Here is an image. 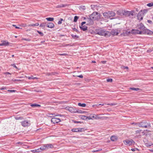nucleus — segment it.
<instances>
[{"label":"nucleus","mask_w":153,"mask_h":153,"mask_svg":"<svg viewBox=\"0 0 153 153\" xmlns=\"http://www.w3.org/2000/svg\"><path fill=\"white\" fill-rule=\"evenodd\" d=\"M104 105V104H99L98 105Z\"/></svg>","instance_id":"obj_64"},{"label":"nucleus","mask_w":153,"mask_h":153,"mask_svg":"<svg viewBox=\"0 0 153 153\" xmlns=\"http://www.w3.org/2000/svg\"><path fill=\"white\" fill-rule=\"evenodd\" d=\"M74 76H77V77H79L81 78H82L83 77V76L82 75H80L78 76H76V75H73Z\"/></svg>","instance_id":"obj_42"},{"label":"nucleus","mask_w":153,"mask_h":153,"mask_svg":"<svg viewBox=\"0 0 153 153\" xmlns=\"http://www.w3.org/2000/svg\"><path fill=\"white\" fill-rule=\"evenodd\" d=\"M28 79H38V78L36 77H33V76H29L28 77Z\"/></svg>","instance_id":"obj_33"},{"label":"nucleus","mask_w":153,"mask_h":153,"mask_svg":"<svg viewBox=\"0 0 153 153\" xmlns=\"http://www.w3.org/2000/svg\"><path fill=\"white\" fill-rule=\"evenodd\" d=\"M97 34L101 36H105L107 34L108 32L104 30L101 28L97 29L95 30Z\"/></svg>","instance_id":"obj_4"},{"label":"nucleus","mask_w":153,"mask_h":153,"mask_svg":"<svg viewBox=\"0 0 153 153\" xmlns=\"http://www.w3.org/2000/svg\"><path fill=\"white\" fill-rule=\"evenodd\" d=\"M46 23H43L40 25L39 27L43 28H44L46 26Z\"/></svg>","instance_id":"obj_31"},{"label":"nucleus","mask_w":153,"mask_h":153,"mask_svg":"<svg viewBox=\"0 0 153 153\" xmlns=\"http://www.w3.org/2000/svg\"><path fill=\"white\" fill-rule=\"evenodd\" d=\"M78 105L79 106H81L82 107H85L86 105L85 103H82L81 104L80 102L78 103Z\"/></svg>","instance_id":"obj_28"},{"label":"nucleus","mask_w":153,"mask_h":153,"mask_svg":"<svg viewBox=\"0 0 153 153\" xmlns=\"http://www.w3.org/2000/svg\"><path fill=\"white\" fill-rule=\"evenodd\" d=\"M148 22L149 23H151L152 22V21H151V20H148Z\"/></svg>","instance_id":"obj_59"},{"label":"nucleus","mask_w":153,"mask_h":153,"mask_svg":"<svg viewBox=\"0 0 153 153\" xmlns=\"http://www.w3.org/2000/svg\"><path fill=\"white\" fill-rule=\"evenodd\" d=\"M30 106L32 107H40L41 105L37 104H33L30 105Z\"/></svg>","instance_id":"obj_26"},{"label":"nucleus","mask_w":153,"mask_h":153,"mask_svg":"<svg viewBox=\"0 0 153 153\" xmlns=\"http://www.w3.org/2000/svg\"><path fill=\"white\" fill-rule=\"evenodd\" d=\"M141 131V130H139L136 131V133H138Z\"/></svg>","instance_id":"obj_49"},{"label":"nucleus","mask_w":153,"mask_h":153,"mask_svg":"<svg viewBox=\"0 0 153 153\" xmlns=\"http://www.w3.org/2000/svg\"><path fill=\"white\" fill-rule=\"evenodd\" d=\"M58 54L59 55H61V56H66V55H67V54L66 53H61V54Z\"/></svg>","instance_id":"obj_44"},{"label":"nucleus","mask_w":153,"mask_h":153,"mask_svg":"<svg viewBox=\"0 0 153 153\" xmlns=\"http://www.w3.org/2000/svg\"><path fill=\"white\" fill-rule=\"evenodd\" d=\"M28 27H32V26H34V24H29L28 25Z\"/></svg>","instance_id":"obj_46"},{"label":"nucleus","mask_w":153,"mask_h":153,"mask_svg":"<svg viewBox=\"0 0 153 153\" xmlns=\"http://www.w3.org/2000/svg\"><path fill=\"white\" fill-rule=\"evenodd\" d=\"M86 23V22H82V23H81V26H82V25H83L85 24Z\"/></svg>","instance_id":"obj_52"},{"label":"nucleus","mask_w":153,"mask_h":153,"mask_svg":"<svg viewBox=\"0 0 153 153\" xmlns=\"http://www.w3.org/2000/svg\"><path fill=\"white\" fill-rule=\"evenodd\" d=\"M124 10H120L117 11V13L118 15L123 17Z\"/></svg>","instance_id":"obj_17"},{"label":"nucleus","mask_w":153,"mask_h":153,"mask_svg":"<svg viewBox=\"0 0 153 153\" xmlns=\"http://www.w3.org/2000/svg\"><path fill=\"white\" fill-rule=\"evenodd\" d=\"M34 26H38L39 25V24L38 23H36L34 24Z\"/></svg>","instance_id":"obj_56"},{"label":"nucleus","mask_w":153,"mask_h":153,"mask_svg":"<svg viewBox=\"0 0 153 153\" xmlns=\"http://www.w3.org/2000/svg\"><path fill=\"white\" fill-rule=\"evenodd\" d=\"M123 17H127L131 15L133 16V12L132 11H130L124 10Z\"/></svg>","instance_id":"obj_7"},{"label":"nucleus","mask_w":153,"mask_h":153,"mask_svg":"<svg viewBox=\"0 0 153 153\" xmlns=\"http://www.w3.org/2000/svg\"><path fill=\"white\" fill-rule=\"evenodd\" d=\"M6 88H0L1 90H3V89H5Z\"/></svg>","instance_id":"obj_61"},{"label":"nucleus","mask_w":153,"mask_h":153,"mask_svg":"<svg viewBox=\"0 0 153 153\" xmlns=\"http://www.w3.org/2000/svg\"><path fill=\"white\" fill-rule=\"evenodd\" d=\"M135 125H137L140 127L146 128L148 127H150L149 123H147L145 121H143L138 123H134Z\"/></svg>","instance_id":"obj_3"},{"label":"nucleus","mask_w":153,"mask_h":153,"mask_svg":"<svg viewBox=\"0 0 153 153\" xmlns=\"http://www.w3.org/2000/svg\"><path fill=\"white\" fill-rule=\"evenodd\" d=\"M22 117H16V120H19V119H22Z\"/></svg>","instance_id":"obj_48"},{"label":"nucleus","mask_w":153,"mask_h":153,"mask_svg":"<svg viewBox=\"0 0 153 153\" xmlns=\"http://www.w3.org/2000/svg\"><path fill=\"white\" fill-rule=\"evenodd\" d=\"M22 40H26V41H31V39H26L25 38H23L22 39Z\"/></svg>","instance_id":"obj_40"},{"label":"nucleus","mask_w":153,"mask_h":153,"mask_svg":"<svg viewBox=\"0 0 153 153\" xmlns=\"http://www.w3.org/2000/svg\"><path fill=\"white\" fill-rule=\"evenodd\" d=\"M117 137L116 136H112L111 137V140L113 141H115L117 140Z\"/></svg>","instance_id":"obj_22"},{"label":"nucleus","mask_w":153,"mask_h":153,"mask_svg":"<svg viewBox=\"0 0 153 153\" xmlns=\"http://www.w3.org/2000/svg\"><path fill=\"white\" fill-rule=\"evenodd\" d=\"M95 117L96 114H91L89 116H88V119L89 120L95 119Z\"/></svg>","instance_id":"obj_15"},{"label":"nucleus","mask_w":153,"mask_h":153,"mask_svg":"<svg viewBox=\"0 0 153 153\" xmlns=\"http://www.w3.org/2000/svg\"><path fill=\"white\" fill-rule=\"evenodd\" d=\"M66 109L72 113H76L78 112V111L76 110L74 108L71 107H67Z\"/></svg>","instance_id":"obj_9"},{"label":"nucleus","mask_w":153,"mask_h":153,"mask_svg":"<svg viewBox=\"0 0 153 153\" xmlns=\"http://www.w3.org/2000/svg\"><path fill=\"white\" fill-rule=\"evenodd\" d=\"M42 151L41 149V147H40V148L37 149H35L34 150H31V152H33L34 153L40 152Z\"/></svg>","instance_id":"obj_18"},{"label":"nucleus","mask_w":153,"mask_h":153,"mask_svg":"<svg viewBox=\"0 0 153 153\" xmlns=\"http://www.w3.org/2000/svg\"><path fill=\"white\" fill-rule=\"evenodd\" d=\"M12 66H13V67H14V68H16V69H18V68L16 66V65L15 64H12L11 65Z\"/></svg>","instance_id":"obj_47"},{"label":"nucleus","mask_w":153,"mask_h":153,"mask_svg":"<svg viewBox=\"0 0 153 153\" xmlns=\"http://www.w3.org/2000/svg\"><path fill=\"white\" fill-rule=\"evenodd\" d=\"M47 27L50 28H52L54 27V24L51 22L48 23L47 25Z\"/></svg>","instance_id":"obj_19"},{"label":"nucleus","mask_w":153,"mask_h":153,"mask_svg":"<svg viewBox=\"0 0 153 153\" xmlns=\"http://www.w3.org/2000/svg\"><path fill=\"white\" fill-rule=\"evenodd\" d=\"M74 122L75 123H80V122L79 121H74Z\"/></svg>","instance_id":"obj_58"},{"label":"nucleus","mask_w":153,"mask_h":153,"mask_svg":"<svg viewBox=\"0 0 153 153\" xmlns=\"http://www.w3.org/2000/svg\"><path fill=\"white\" fill-rule=\"evenodd\" d=\"M123 142L125 144L129 146L134 145L135 143V142L131 139L126 140L123 141Z\"/></svg>","instance_id":"obj_6"},{"label":"nucleus","mask_w":153,"mask_h":153,"mask_svg":"<svg viewBox=\"0 0 153 153\" xmlns=\"http://www.w3.org/2000/svg\"><path fill=\"white\" fill-rule=\"evenodd\" d=\"M111 34L113 35H117L118 34V33L117 30H114L111 31Z\"/></svg>","instance_id":"obj_21"},{"label":"nucleus","mask_w":153,"mask_h":153,"mask_svg":"<svg viewBox=\"0 0 153 153\" xmlns=\"http://www.w3.org/2000/svg\"><path fill=\"white\" fill-rule=\"evenodd\" d=\"M53 73H51V74H50V73H49V74H48V75H53Z\"/></svg>","instance_id":"obj_63"},{"label":"nucleus","mask_w":153,"mask_h":153,"mask_svg":"<svg viewBox=\"0 0 153 153\" xmlns=\"http://www.w3.org/2000/svg\"><path fill=\"white\" fill-rule=\"evenodd\" d=\"M20 26L25 27L27 26V25L25 24H22L20 25Z\"/></svg>","instance_id":"obj_43"},{"label":"nucleus","mask_w":153,"mask_h":153,"mask_svg":"<svg viewBox=\"0 0 153 153\" xmlns=\"http://www.w3.org/2000/svg\"><path fill=\"white\" fill-rule=\"evenodd\" d=\"M82 129L81 128H73L71 130V131L74 132H81L82 131Z\"/></svg>","instance_id":"obj_20"},{"label":"nucleus","mask_w":153,"mask_h":153,"mask_svg":"<svg viewBox=\"0 0 153 153\" xmlns=\"http://www.w3.org/2000/svg\"><path fill=\"white\" fill-rule=\"evenodd\" d=\"M144 32H143V33H145L146 34H149V35H152L153 34V32L149 30L148 29H146L144 30L143 31Z\"/></svg>","instance_id":"obj_12"},{"label":"nucleus","mask_w":153,"mask_h":153,"mask_svg":"<svg viewBox=\"0 0 153 153\" xmlns=\"http://www.w3.org/2000/svg\"><path fill=\"white\" fill-rule=\"evenodd\" d=\"M85 112V111H78V112L77 113H84Z\"/></svg>","instance_id":"obj_53"},{"label":"nucleus","mask_w":153,"mask_h":153,"mask_svg":"<svg viewBox=\"0 0 153 153\" xmlns=\"http://www.w3.org/2000/svg\"><path fill=\"white\" fill-rule=\"evenodd\" d=\"M66 6V5L61 4H60L59 5H57L56 7V8H61V7H65Z\"/></svg>","instance_id":"obj_27"},{"label":"nucleus","mask_w":153,"mask_h":153,"mask_svg":"<svg viewBox=\"0 0 153 153\" xmlns=\"http://www.w3.org/2000/svg\"><path fill=\"white\" fill-rule=\"evenodd\" d=\"M139 29L143 31L146 29L142 23H140L139 25Z\"/></svg>","instance_id":"obj_16"},{"label":"nucleus","mask_w":153,"mask_h":153,"mask_svg":"<svg viewBox=\"0 0 153 153\" xmlns=\"http://www.w3.org/2000/svg\"><path fill=\"white\" fill-rule=\"evenodd\" d=\"M2 43L0 44V46H7L9 45V42L6 41H1Z\"/></svg>","instance_id":"obj_13"},{"label":"nucleus","mask_w":153,"mask_h":153,"mask_svg":"<svg viewBox=\"0 0 153 153\" xmlns=\"http://www.w3.org/2000/svg\"><path fill=\"white\" fill-rule=\"evenodd\" d=\"M3 74H5V75H7V74H11L9 72H5V73H4Z\"/></svg>","instance_id":"obj_50"},{"label":"nucleus","mask_w":153,"mask_h":153,"mask_svg":"<svg viewBox=\"0 0 153 153\" xmlns=\"http://www.w3.org/2000/svg\"><path fill=\"white\" fill-rule=\"evenodd\" d=\"M63 20L61 18L60 20L58 22V25H60L62 23V21Z\"/></svg>","instance_id":"obj_36"},{"label":"nucleus","mask_w":153,"mask_h":153,"mask_svg":"<svg viewBox=\"0 0 153 153\" xmlns=\"http://www.w3.org/2000/svg\"><path fill=\"white\" fill-rule=\"evenodd\" d=\"M100 114H96V117L95 119L98 120V119H103L104 117H102L100 116Z\"/></svg>","instance_id":"obj_24"},{"label":"nucleus","mask_w":153,"mask_h":153,"mask_svg":"<svg viewBox=\"0 0 153 153\" xmlns=\"http://www.w3.org/2000/svg\"><path fill=\"white\" fill-rule=\"evenodd\" d=\"M147 5L149 7H151L153 6V3H148Z\"/></svg>","instance_id":"obj_35"},{"label":"nucleus","mask_w":153,"mask_h":153,"mask_svg":"<svg viewBox=\"0 0 153 153\" xmlns=\"http://www.w3.org/2000/svg\"><path fill=\"white\" fill-rule=\"evenodd\" d=\"M46 19L48 21H53L54 20V18H53L49 17L46 18Z\"/></svg>","instance_id":"obj_32"},{"label":"nucleus","mask_w":153,"mask_h":153,"mask_svg":"<svg viewBox=\"0 0 153 153\" xmlns=\"http://www.w3.org/2000/svg\"><path fill=\"white\" fill-rule=\"evenodd\" d=\"M136 150V148H134V149H131V150H132L133 151H135Z\"/></svg>","instance_id":"obj_57"},{"label":"nucleus","mask_w":153,"mask_h":153,"mask_svg":"<svg viewBox=\"0 0 153 153\" xmlns=\"http://www.w3.org/2000/svg\"><path fill=\"white\" fill-rule=\"evenodd\" d=\"M117 104L116 103H108L107 105H117Z\"/></svg>","instance_id":"obj_37"},{"label":"nucleus","mask_w":153,"mask_h":153,"mask_svg":"<svg viewBox=\"0 0 153 153\" xmlns=\"http://www.w3.org/2000/svg\"><path fill=\"white\" fill-rule=\"evenodd\" d=\"M71 36H72V37L74 38H75V37H78V36L76 35H71Z\"/></svg>","instance_id":"obj_51"},{"label":"nucleus","mask_w":153,"mask_h":153,"mask_svg":"<svg viewBox=\"0 0 153 153\" xmlns=\"http://www.w3.org/2000/svg\"><path fill=\"white\" fill-rule=\"evenodd\" d=\"M106 81L107 82H111L112 81V79H107Z\"/></svg>","instance_id":"obj_41"},{"label":"nucleus","mask_w":153,"mask_h":153,"mask_svg":"<svg viewBox=\"0 0 153 153\" xmlns=\"http://www.w3.org/2000/svg\"><path fill=\"white\" fill-rule=\"evenodd\" d=\"M7 91L8 92H15L16 91V90H7Z\"/></svg>","instance_id":"obj_39"},{"label":"nucleus","mask_w":153,"mask_h":153,"mask_svg":"<svg viewBox=\"0 0 153 153\" xmlns=\"http://www.w3.org/2000/svg\"><path fill=\"white\" fill-rule=\"evenodd\" d=\"M131 33L134 34H142L143 32L142 31H140L138 30H133L131 31Z\"/></svg>","instance_id":"obj_11"},{"label":"nucleus","mask_w":153,"mask_h":153,"mask_svg":"<svg viewBox=\"0 0 153 153\" xmlns=\"http://www.w3.org/2000/svg\"><path fill=\"white\" fill-rule=\"evenodd\" d=\"M21 124L23 126L25 127L29 125L30 123L27 121L25 120L22 122Z\"/></svg>","instance_id":"obj_14"},{"label":"nucleus","mask_w":153,"mask_h":153,"mask_svg":"<svg viewBox=\"0 0 153 153\" xmlns=\"http://www.w3.org/2000/svg\"><path fill=\"white\" fill-rule=\"evenodd\" d=\"M130 89L132 90H134L136 91H141V90L140 89L138 88H130Z\"/></svg>","instance_id":"obj_25"},{"label":"nucleus","mask_w":153,"mask_h":153,"mask_svg":"<svg viewBox=\"0 0 153 153\" xmlns=\"http://www.w3.org/2000/svg\"><path fill=\"white\" fill-rule=\"evenodd\" d=\"M53 148V146L52 144H45L41 147L42 151Z\"/></svg>","instance_id":"obj_5"},{"label":"nucleus","mask_w":153,"mask_h":153,"mask_svg":"<svg viewBox=\"0 0 153 153\" xmlns=\"http://www.w3.org/2000/svg\"><path fill=\"white\" fill-rule=\"evenodd\" d=\"M83 31H85L87 29V27L85 25L81 26L79 27Z\"/></svg>","instance_id":"obj_23"},{"label":"nucleus","mask_w":153,"mask_h":153,"mask_svg":"<svg viewBox=\"0 0 153 153\" xmlns=\"http://www.w3.org/2000/svg\"><path fill=\"white\" fill-rule=\"evenodd\" d=\"M17 143H18V144H21V145H22L23 144V143H22V142H18V143H16V144H17Z\"/></svg>","instance_id":"obj_54"},{"label":"nucleus","mask_w":153,"mask_h":153,"mask_svg":"<svg viewBox=\"0 0 153 153\" xmlns=\"http://www.w3.org/2000/svg\"><path fill=\"white\" fill-rule=\"evenodd\" d=\"M103 16L105 18H109L112 19V17L114 16L115 15V13L113 11H108L105 12L103 14Z\"/></svg>","instance_id":"obj_2"},{"label":"nucleus","mask_w":153,"mask_h":153,"mask_svg":"<svg viewBox=\"0 0 153 153\" xmlns=\"http://www.w3.org/2000/svg\"><path fill=\"white\" fill-rule=\"evenodd\" d=\"M124 68L126 69H128V67L126 66V67H124Z\"/></svg>","instance_id":"obj_60"},{"label":"nucleus","mask_w":153,"mask_h":153,"mask_svg":"<svg viewBox=\"0 0 153 153\" xmlns=\"http://www.w3.org/2000/svg\"><path fill=\"white\" fill-rule=\"evenodd\" d=\"M37 32L39 33L41 36H43L44 35V34H43V33H42V32H40V31H39L38 30L37 31Z\"/></svg>","instance_id":"obj_38"},{"label":"nucleus","mask_w":153,"mask_h":153,"mask_svg":"<svg viewBox=\"0 0 153 153\" xmlns=\"http://www.w3.org/2000/svg\"><path fill=\"white\" fill-rule=\"evenodd\" d=\"M79 17L77 16H75L74 17V22H76L78 20V19H79Z\"/></svg>","instance_id":"obj_34"},{"label":"nucleus","mask_w":153,"mask_h":153,"mask_svg":"<svg viewBox=\"0 0 153 153\" xmlns=\"http://www.w3.org/2000/svg\"><path fill=\"white\" fill-rule=\"evenodd\" d=\"M88 116H84V115H82L81 116V119H82L83 120H86V119H88Z\"/></svg>","instance_id":"obj_30"},{"label":"nucleus","mask_w":153,"mask_h":153,"mask_svg":"<svg viewBox=\"0 0 153 153\" xmlns=\"http://www.w3.org/2000/svg\"><path fill=\"white\" fill-rule=\"evenodd\" d=\"M13 26L14 27H15V28L16 29H22V28H20V27H19L16 26L15 25H13Z\"/></svg>","instance_id":"obj_45"},{"label":"nucleus","mask_w":153,"mask_h":153,"mask_svg":"<svg viewBox=\"0 0 153 153\" xmlns=\"http://www.w3.org/2000/svg\"><path fill=\"white\" fill-rule=\"evenodd\" d=\"M98 150H95V151H93V152H98Z\"/></svg>","instance_id":"obj_62"},{"label":"nucleus","mask_w":153,"mask_h":153,"mask_svg":"<svg viewBox=\"0 0 153 153\" xmlns=\"http://www.w3.org/2000/svg\"><path fill=\"white\" fill-rule=\"evenodd\" d=\"M143 14L142 11V10L140 11L139 12L137 15V17L138 20L140 21L142 20L143 19Z\"/></svg>","instance_id":"obj_8"},{"label":"nucleus","mask_w":153,"mask_h":153,"mask_svg":"<svg viewBox=\"0 0 153 153\" xmlns=\"http://www.w3.org/2000/svg\"><path fill=\"white\" fill-rule=\"evenodd\" d=\"M100 19V15L97 12H94L90 16L89 21L90 24L92 25L93 23L92 20H99Z\"/></svg>","instance_id":"obj_1"},{"label":"nucleus","mask_w":153,"mask_h":153,"mask_svg":"<svg viewBox=\"0 0 153 153\" xmlns=\"http://www.w3.org/2000/svg\"><path fill=\"white\" fill-rule=\"evenodd\" d=\"M145 145L147 146H150L153 145V144L150 142L146 143H145Z\"/></svg>","instance_id":"obj_29"},{"label":"nucleus","mask_w":153,"mask_h":153,"mask_svg":"<svg viewBox=\"0 0 153 153\" xmlns=\"http://www.w3.org/2000/svg\"><path fill=\"white\" fill-rule=\"evenodd\" d=\"M51 122L54 124L60 122L61 120L59 118L56 117H53L52 118Z\"/></svg>","instance_id":"obj_10"},{"label":"nucleus","mask_w":153,"mask_h":153,"mask_svg":"<svg viewBox=\"0 0 153 153\" xmlns=\"http://www.w3.org/2000/svg\"><path fill=\"white\" fill-rule=\"evenodd\" d=\"M21 80L20 79H14L13 81H20Z\"/></svg>","instance_id":"obj_55"}]
</instances>
